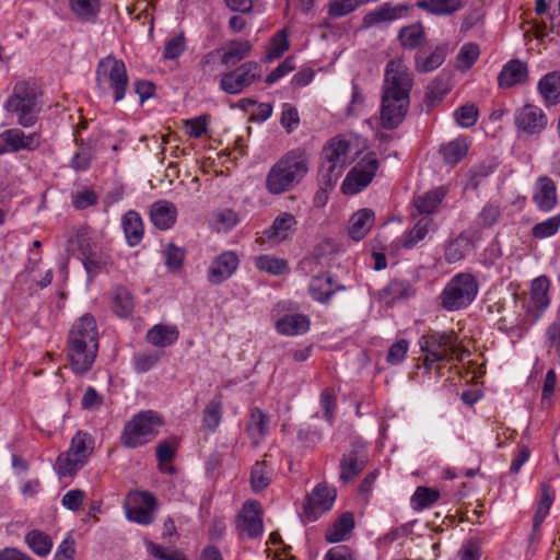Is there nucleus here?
Masks as SVG:
<instances>
[{"label":"nucleus","mask_w":560,"mask_h":560,"mask_svg":"<svg viewBox=\"0 0 560 560\" xmlns=\"http://www.w3.org/2000/svg\"><path fill=\"white\" fill-rule=\"evenodd\" d=\"M412 73L400 59L389 60L385 69L381 102V125L392 130L397 128L408 112Z\"/></svg>","instance_id":"1"},{"label":"nucleus","mask_w":560,"mask_h":560,"mask_svg":"<svg viewBox=\"0 0 560 560\" xmlns=\"http://www.w3.org/2000/svg\"><path fill=\"white\" fill-rule=\"evenodd\" d=\"M98 351V331L95 318L81 316L72 326L68 338V359L72 371L82 375L91 370Z\"/></svg>","instance_id":"2"},{"label":"nucleus","mask_w":560,"mask_h":560,"mask_svg":"<svg viewBox=\"0 0 560 560\" xmlns=\"http://www.w3.org/2000/svg\"><path fill=\"white\" fill-rule=\"evenodd\" d=\"M308 153L304 148L288 151L269 171L266 187L270 194L280 195L300 184L308 172Z\"/></svg>","instance_id":"3"},{"label":"nucleus","mask_w":560,"mask_h":560,"mask_svg":"<svg viewBox=\"0 0 560 560\" xmlns=\"http://www.w3.org/2000/svg\"><path fill=\"white\" fill-rule=\"evenodd\" d=\"M40 89L33 82L21 81L13 88L12 95L4 103V109L16 117V122L28 128L38 120L40 112Z\"/></svg>","instance_id":"4"},{"label":"nucleus","mask_w":560,"mask_h":560,"mask_svg":"<svg viewBox=\"0 0 560 560\" xmlns=\"http://www.w3.org/2000/svg\"><path fill=\"white\" fill-rule=\"evenodd\" d=\"M95 81L101 95H112L116 103L122 101L129 85L125 62L113 55L102 58L95 70Z\"/></svg>","instance_id":"5"},{"label":"nucleus","mask_w":560,"mask_h":560,"mask_svg":"<svg viewBox=\"0 0 560 560\" xmlns=\"http://www.w3.org/2000/svg\"><path fill=\"white\" fill-rule=\"evenodd\" d=\"M350 143L332 138L322 150L318 180L325 188H332L349 164Z\"/></svg>","instance_id":"6"},{"label":"nucleus","mask_w":560,"mask_h":560,"mask_svg":"<svg viewBox=\"0 0 560 560\" xmlns=\"http://www.w3.org/2000/svg\"><path fill=\"white\" fill-rule=\"evenodd\" d=\"M163 424L162 417L152 410L141 411L125 423L120 435L121 444L128 448L142 446L153 440Z\"/></svg>","instance_id":"7"},{"label":"nucleus","mask_w":560,"mask_h":560,"mask_svg":"<svg viewBox=\"0 0 560 560\" xmlns=\"http://www.w3.org/2000/svg\"><path fill=\"white\" fill-rule=\"evenodd\" d=\"M478 282L471 273L460 272L454 276L443 289L440 300L446 311L467 307L476 299Z\"/></svg>","instance_id":"8"},{"label":"nucleus","mask_w":560,"mask_h":560,"mask_svg":"<svg viewBox=\"0 0 560 560\" xmlns=\"http://www.w3.org/2000/svg\"><path fill=\"white\" fill-rule=\"evenodd\" d=\"M94 450V439L86 432L78 431L66 453L58 456L56 470L61 477H71L86 463Z\"/></svg>","instance_id":"9"},{"label":"nucleus","mask_w":560,"mask_h":560,"mask_svg":"<svg viewBox=\"0 0 560 560\" xmlns=\"http://www.w3.org/2000/svg\"><path fill=\"white\" fill-rule=\"evenodd\" d=\"M457 335L454 331L439 332L432 331L422 336L420 347L427 353L424 365L430 369L433 363L440 361H451L457 355Z\"/></svg>","instance_id":"10"},{"label":"nucleus","mask_w":560,"mask_h":560,"mask_svg":"<svg viewBox=\"0 0 560 560\" xmlns=\"http://www.w3.org/2000/svg\"><path fill=\"white\" fill-rule=\"evenodd\" d=\"M378 168V161L374 153L365 154L349 172L342 183L341 190L345 195H354L368 187Z\"/></svg>","instance_id":"11"},{"label":"nucleus","mask_w":560,"mask_h":560,"mask_svg":"<svg viewBox=\"0 0 560 560\" xmlns=\"http://www.w3.org/2000/svg\"><path fill=\"white\" fill-rule=\"evenodd\" d=\"M260 78V66L256 61H247L236 69L225 72L220 80V89L228 94H238Z\"/></svg>","instance_id":"12"},{"label":"nucleus","mask_w":560,"mask_h":560,"mask_svg":"<svg viewBox=\"0 0 560 560\" xmlns=\"http://www.w3.org/2000/svg\"><path fill=\"white\" fill-rule=\"evenodd\" d=\"M236 528L241 536L257 538L262 534V512L259 502H245L236 517Z\"/></svg>","instance_id":"13"},{"label":"nucleus","mask_w":560,"mask_h":560,"mask_svg":"<svg viewBox=\"0 0 560 560\" xmlns=\"http://www.w3.org/2000/svg\"><path fill=\"white\" fill-rule=\"evenodd\" d=\"M39 145L40 135L37 132L26 135L19 128H11L0 133V154L21 150L33 151Z\"/></svg>","instance_id":"14"},{"label":"nucleus","mask_w":560,"mask_h":560,"mask_svg":"<svg viewBox=\"0 0 560 560\" xmlns=\"http://www.w3.org/2000/svg\"><path fill=\"white\" fill-rule=\"evenodd\" d=\"M336 491L326 485H317L307 495L304 504V516L308 522L316 521L323 513L329 511L335 502Z\"/></svg>","instance_id":"15"},{"label":"nucleus","mask_w":560,"mask_h":560,"mask_svg":"<svg viewBox=\"0 0 560 560\" xmlns=\"http://www.w3.org/2000/svg\"><path fill=\"white\" fill-rule=\"evenodd\" d=\"M547 116L541 108L525 104L515 113V125L517 130L526 135H538L547 126Z\"/></svg>","instance_id":"16"},{"label":"nucleus","mask_w":560,"mask_h":560,"mask_svg":"<svg viewBox=\"0 0 560 560\" xmlns=\"http://www.w3.org/2000/svg\"><path fill=\"white\" fill-rule=\"evenodd\" d=\"M133 505L128 508L127 517L141 525H149L153 522V510L156 506V500L149 492H136L131 495Z\"/></svg>","instance_id":"17"},{"label":"nucleus","mask_w":560,"mask_h":560,"mask_svg":"<svg viewBox=\"0 0 560 560\" xmlns=\"http://www.w3.org/2000/svg\"><path fill=\"white\" fill-rule=\"evenodd\" d=\"M240 264L238 257L233 252H223L213 259L208 270V280L212 284H221L228 280Z\"/></svg>","instance_id":"18"},{"label":"nucleus","mask_w":560,"mask_h":560,"mask_svg":"<svg viewBox=\"0 0 560 560\" xmlns=\"http://www.w3.org/2000/svg\"><path fill=\"white\" fill-rule=\"evenodd\" d=\"M533 201L541 211H551L558 203L557 187L547 175L540 176L535 183Z\"/></svg>","instance_id":"19"},{"label":"nucleus","mask_w":560,"mask_h":560,"mask_svg":"<svg viewBox=\"0 0 560 560\" xmlns=\"http://www.w3.org/2000/svg\"><path fill=\"white\" fill-rule=\"evenodd\" d=\"M341 290H345V287L336 283L328 272L313 277L308 287L313 300L323 304L327 303L336 292Z\"/></svg>","instance_id":"20"},{"label":"nucleus","mask_w":560,"mask_h":560,"mask_svg":"<svg viewBox=\"0 0 560 560\" xmlns=\"http://www.w3.org/2000/svg\"><path fill=\"white\" fill-rule=\"evenodd\" d=\"M550 288V281L546 276H540L532 282L530 299L528 304V311L533 308L537 311L534 315V320L538 319L542 312L548 307L550 300L548 291Z\"/></svg>","instance_id":"21"},{"label":"nucleus","mask_w":560,"mask_h":560,"mask_svg":"<svg viewBox=\"0 0 560 560\" xmlns=\"http://www.w3.org/2000/svg\"><path fill=\"white\" fill-rule=\"evenodd\" d=\"M151 222L159 230L171 229L177 218L176 207L166 200L155 201L150 209Z\"/></svg>","instance_id":"22"},{"label":"nucleus","mask_w":560,"mask_h":560,"mask_svg":"<svg viewBox=\"0 0 560 560\" xmlns=\"http://www.w3.org/2000/svg\"><path fill=\"white\" fill-rule=\"evenodd\" d=\"M408 11V7L399 4V5H390L389 3H384L377 9L366 13L363 18V26L371 27L378 23L390 22L397 19H400Z\"/></svg>","instance_id":"23"},{"label":"nucleus","mask_w":560,"mask_h":560,"mask_svg":"<svg viewBox=\"0 0 560 560\" xmlns=\"http://www.w3.org/2000/svg\"><path fill=\"white\" fill-rule=\"evenodd\" d=\"M527 75V66L518 59H514L503 67L499 73L498 83L500 88H511L526 82Z\"/></svg>","instance_id":"24"},{"label":"nucleus","mask_w":560,"mask_h":560,"mask_svg":"<svg viewBox=\"0 0 560 560\" xmlns=\"http://www.w3.org/2000/svg\"><path fill=\"white\" fill-rule=\"evenodd\" d=\"M354 528L352 512H343L325 532V539L330 542L346 540Z\"/></svg>","instance_id":"25"},{"label":"nucleus","mask_w":560,"mask_h":560,"mask_svg":"<svg viewBox=\"0 0 560 560\" xmlns=\"http://www.w3.org/2000/svg\"><path fill=\"white\" fill-rule=\"evenodd\" d=\"M375 221L371 209H361L353 213L349 221V235L354 241H361L370 231Z\"/></svg>","instance_id":"26"},{"label":"nucleus","mask_w":560,"mask_h":560,"mask_svg":"<svg viewBox=\"0 0 560 560\" xmlns=\"http://www.w3.org/2000/svg\"><path fill=\"white\" fill-rule=\"evenodd\" d=\"M415 294L411 283L406 280L394 279L380 291V299L387 305L398 300L409 299Z\"/></svg>","instance_id":"27"},{"label":"nucleus","mask_w":560,"mask_h":560,"mask_svg":"<svg viewBox=\"0 0 560 560\" xmlns=\"http://www.w3.org/2000/svg\"><path fill=\"white\" fill-rule=\"evenodd\" d=\"M468 0H418L417 7L433 15H452L462 10Z\"/></svg>","instance_id":"28"},{"label":"nucleus","mask_w":560,"mask_h":560,"mask_svg":"<svg viewBox=\"0 0 560 560\" xmlns=\"http://www.w3.org/2000/svg\"><path fill=\"white\" fill-rule=\"evenodd\" d=\"M447 54V46L440 45L430 54L425 55L423 51H418L415 57V67L419 72H430L439 68L445 60Z\"/></svg>","instance_id":"29"},{"label":"nucleus","mask_w":560,"mask_h":560,"mask_svg":"<svg viewBox=\"0 0 560 560\" xmlns=\"http://www.w3.org/2000/svg\"><path fill=\"white\" fill-rule=\"evenodd\" d=\"M365 467V459L355 450L345 454L340 460V479L348 482L357 477Z\"/></svg>","instance_id":"30"},{"label":"nucleus","mask_w":560,"mask_h":560,"mask_svg":"<svg viewBox=\"0 0 560 560\" xmlns=\"http://www.w3.org/2000/svg\"><path fill=\"white\" fill-rule=\"evenodd\" d=\"M252 44L246 39L230 40L223 49L221 62L225 66H234L252 51Z\"/></svg>","instance_id":"31"},{"label":"nucleus","mask_w":560,"mask_h":560,"mask_svg":"<svg viewBox=\"0 0 560 560\" xmlns=\"http://www.w3.org/2000/svg\"><path fill=\"white\" fill-rule=\"evenodd\" d=\"M121 224L127 243L130 246L138 245L143 237V224L140 214L133 210L126 212Z\"/></svg>","instance_id":"32"},{"label":"nucleus","mask_w":560,"mask_h":560,"mask_svg":"<svg viewBox=\"0 0 560 560\" xmlns=\"http://www.w3.org/2000/svg\"><path fill=\"white\" fill-rule=\"evenodd\" d=\"M310 319L302 314L285 315L277 322V329L287 336L301 335L308 330Z\"/></svg>","instance_id":"33"},{"label":"nucleus","mask_w":560,"mask_h":560,"mask_svg":"<svg viewBox=\"0 0 560 560\" xmlns=\"http://www.w3.org/2000/svg\"><path fill=\"white\" fill-rule=\"evenodd\" d=\"M178 330L175 326L155 325L149 329L147 340L155 347H167L178 339Z\"/></svg>","instance_id":"34"},{"label":"nucleus","mask_w":560,"mask_h":560,"mask_svg":"<svg viewBox=\"0 0 560 560\" xmlns=\"http://www.w3.org/2000/svg\"><path fill=\"white\" fill-rule=\"evenodd\" d=\"M269 429V418L259 408L255 407L252 409L250 418L247 423L246 430L254 444H258L259 441L267 434Z\"/></svg>","instance_id":"35"},{"label":"nucleus","mask_w":560,"mask_h":560,"mask_svg":"<svg viewBox=\"0 0 560 560\" xmlns=\"http://www.w3.org/2000/svg\"><path fill=\"white\" fill-rule=\"evenodd\" d=\"M295 224L294 215L283 213L277 217L272 225L265 231V235L269 241L281 242L288 236V231Z\"/></svg>","instance_id":"36"},{"label":"nucleus","mask_w":560,"mask_h":560,"mask_svg":"<svg viewBox=\"0 0 560 560\" xmlns=\"http://www.w3.org/2000/svg\"><path fill=\"white\" fill-rule=\"evenodd\" d=\"M444 197L445 191L443 190V188H438L434 190H430L424 195L417 196L413 199V205L420 214H431L435 211V209L441 203Z\"/></svg>","instance_id":"37"},{"label":"nucleus","mask_w":560,"mask_h":560,"mask_svg":"<svg viewBox=\"0 0 560 560\" xmlns=\"http://www.w3.org/2000/svg\"><path fill=\"white\" fill-rule=\"evenodd\" d=\"M135 307L133 296L129 290L118 287L113 296V311L119 317H128Z\"/></svg>","instance_id":"38"},{"label":"nucleus","mask_w":560,"mask_h":560,"mask_svg":"<svg viewBox=\"0 0 560 560\" xmlns=\"http://www.w3.org/2000/svg\"><path fill=\"white\" fill-rule=\"evenodd\" d=\"M538 89L540 94L549 102L560 101V72L547 73L539 81Z\"/></svg>","instance_id":"39"},{"label":"nucleus","mask_w":560,"mask_h":560,"mask_svg":"<svg viewBox=\"0 0 560 560\" xmlns=\"http://www.w3.org/2000/svg\"><path fill=\"white\" fill-rule=\"evenodd\" d=\"M70 8L75 16L84 22H92L100 12L98 0H69Z\"/></svg>","instance_id":"40"},{"label":"nucleus","mask_w":560,"mask_h":560,"mask_svg":"<svg viewBox=\"0 0 560 560\" xmlns=\"http://www.w3.org/2000/svg\"><path fill=\"white\" fill-rule=\"evenodd\" d=\"M25 541L37 556L46 557L52 547L50 537L44 532L34 529L26 534Z\"/></svg>","instance_id":"41"},{"label":"nucleus","mask_w":560,"mask_h":560,"mask_svg":"<svg viewBox=\"0 0 560 560\" xmlns=\"http://www.w3.org/2000/svg\"><path fill=\"white\" fill-rule=\"evenodd\" d=\"M444 161L448 164H456L463 160L468 151L465 139L458 138L441 147Z\"/></svg>","instance_id":"42"},{"label":"nucleus","mask_w":560,"mask_h":560,"mask_svg":"<svg viewBox=\"0 0 560 560\" xmlns=\"http://www.w3.org/2000/svg\"><path fill=\"white\" fill-rule=\"evenodd\" d=\"M480 56V48L476 43L464 44L456 56V68L465 72L469 70Z\"/></svg>","instance_id":"43"},{"label":"nucleus","mask_w":560,"mask_h":560,"mask_svg":"<svg viewBox=\"0 0 560 560\" xmlns=\"http://www.w3.org/2000/svg\"><path fill=\"white\" fill-rule=\"evenodd\" d=\"M223 406L220 399L209 401L203 410L202 425L210 432H214L222 420Z\"/></svg>","instance_id":"44"},{"label":"nucleus","mask_w":560,"mask_h":560,"mask_svg":"<svg viewBox=\"0 0 560 560\" xmlns=\"http://www.w3.org/2000/svg\"><path fill=\"white\" fill-rule=\"evenodd\" d=\"M432 225V219L424 217L420 219L416 225L406 233L402 246L405 248H413L419 242H421L429 233Z\"/></svg>","instance_id":"45"},{"label":"nucleus","mask_w":560,"mask_h":560,"mask_svg":"<svg viewBox=\"0 0 560 560\" xmlns=\"http://www.w3.org/2000/svg\"><path fill=\"white\" fill-rule=\"evenodd\" d=\"M271 481V472L265 460L256 462L250 471V486L254 492L266 489Z\"/></svg>","instance_id":"46"},{"label":"nucleus","mask_w":560,"mask_h":560,"mask_svg":"<svg viewBox=\"0 0 560 560\" xmlns=\"http://www.w3.org/2000/svg\"><path fill=\"white\" fill-rule=\"evenodd\" d=\"M255 264L259 270L275 276H280L289 271L287 260L270 255H261L257 257Z\"/></svg>","instance_id":"47"},{"label":"nucleus","mask_w":560,"mask_h":560,"mask_svg":"<svg viewBox=\"0 0 560 560\" xmlns=\"http://www.w3.org/2000/svg\"><path fill=\"white\" fill-rule=\"evenodd\" d=\"M78 150L71 159V167L77 172L86 171L93 160V153L90 145L85 144L82 139L75 138Z\"/></svg>","instance_id":"48"},{"label":"nucleus","mask_w":560,"mask_h":560,"mask_svg":"<svg viewBox=\"0 0 560 560\" xmlns=\"http://www.w3.org/2000/svg\"><path fill=\"white\" fill-rule=\"evenodd\" d=\"M398 38L405 48L418 47L424 38V31L421 24L405 26L399 31Z\"/></svg>","instance_id":"49"},{"label":"nucleus","mask_w":560,"mask_h":560,"mask_svg":"<svg viewBox=\"0 0 560 560\" xmlns=\"http://www.w3.org/2000/svg\"><path fill=\"white\" fill-rule=\"evenodd\" d=\"M469 242L466 237L459 236L446 246L444 257L448 264L462 260L468 250Z\"/></svg>","instance_id":"50"},{"label":"nucleus","mask_w":560,"mask_h":560,"mask_svg":"<svg viewBox=\"0 0 560 560\" xmlns=\"http://www.w3.org/2000/svg\"><path fill=\"white\" fill-rule=\"evenodd\" d=\"M439 498L440 493L438 490L428 487H418L411 498V502L416 510H423L436 502Z\"/></svg>","instance_id":"51"},{"label":"nucleus","mask_w":560,"mask_h":560,"mask_svg":"<svg viewBox=\"0 0 560 560\" xmlns=\"http://www.w3.org/2000/svg\"><path fill=\"white\" fill-rule=\"evenodd\" d=\"M450 90V79L447 75H439L431 81L427 88V98L430 102H439Z\"/></svg>","instance_id":"52"},{"label":"nucleus","mask_w":560,"mask_h":560,"mask_svg":"<svg viewBox=\"0 0 560 560\" xmlns=\"http://www.w3.org/2000/svg\"><path fill=\"white\" fill-rule=\"evenodd\" d=\"M560 228V213L548 218L547 220L535 224L532 229V235L535 238H545L555 235Z\"/></svg>","instance_id":"53"},{"label":"nucleus","mask_w":560,"mask_h":560,"mask_svg":"<svg viewBox=\"0 0 560 560\" xmlns=\"http://www.w3.org/2000/svg\"><path fill=\"white\" fill-rule=\"evenodd\" d=\"M186 50V38L184 33H179L171 39H167L163 49L165 59H177Z\"/></svg>","instance_id":"54"},{"label":"nucleus","mask_w":560,"mask_h":560,"mask_svg":"<svg viewBox=\"0 0 560 560\" xmlns=\"http://www.w3.org/2000/svg\"><path fill=\"white\" fill-rule=\"evenodd\" d=\"M457 124L464 128H469L477 122L478 108L474 104H465L454 113Z\"/></svg>","instance_id":"55"},{"label":"nucleus","mask_w":560,"mask_h":560,"mask_svg":"<svg viewBox=\"0 0 560 560\" xmlns=\"http://www.w3.org/2000/svg\"><path fill=\"white\" fill-rule=\"evenodd\" d=\"M288 49L289 42L287 39L285 30H281L273 36L271 48L266 55V60L271 61L273 59L280 58Z\"/></svg>","instance_id":"56"},{"label":"nucleus","mask_w":560,"mask_h":560,"mask_svg":"<svg viewBox=\"0 0 560 560\" xmlns=\"http://www.w3.org/2000/svg\"><path fill=\"white\" fill-rule=\"evenodd\" d=\"M359 5L358 0H332L329 3L328 14L334 19L341 18L353 12Z\"/></svg>","instance_id":"57"},{"label":"nucleus","mask_w":560,"mask_h":560,"mask_svg":"<svg viewBox=\"0 0 560 560\" xmlns=\"http://www.w3.org/2000/svg\"><path fill=\"white\" fill-rule=\"evenodd\" d=\"M165 264L171 270H179L185 259V250L174 244H168L165 248Z\"/></svg>","instance_id":"58"},{"label":"nucleus","mask_w":560,"mask_h":560,"mask_svg":"<svg viewBox=\"0 0 560 560\" xmlns=\"http://www.w3.org/2000/svg\"><path fill=\"white\" fill-rule=\"evenodd\" d=\"M72 205L77 210H84L89 207L95 206L98 202L97 194L92 189H85L72 194Z\"/></svg>","instance_id":"59"},{"label":"nucleus","mask_w":560,"mask_h":560,"mask_svg":"<svg viewBox=\"0 0 560 560\" xmlns=\"http://www.w3.org/2000/svg\"><path fill=\"white\" fill-rule=\"evenodd\" d=\"M280 122L287 132H292L300 122L298 109L294 106L284 103L282 106Z\"/></svg>","instance_id":"60"},{"label":"nucleus","mask_w":560,"mask_h":560,"mask_svg":"<svg viewBox=\"0 0 560 560\" xmlns=\"http://www.w3.org/2000/svg\"><path fill=\"white\" fill-rule=\"evenodd\" d=\"M81 249L83 255L82 261L86 272L91 276L96 275L104 265L102 257L97 253L92 252L91 249L86 252V248H84L83 246L81 247Z\"/></svg>","instance_id":"61"},{"label":"nucleus","mask_w":560,"mask_h":560,"mask_svg":"<svg viewBox=\"0 0 560 560\" xmlns=\"http://www.w3.org/2000/svg\"><path fill=\"white\" fill-rule=\"evenodd\" d=\"M546 346L549 350H555L560 358V317L559 320L551 323L547 327Z\"/></svg>","instance_id":"62"},{"label":"nucleus","mask_w":560,"mask_h":560,"mask_svg":"<svg viewBox=\"0 0 560 560\" xmlns=\"http://www.w3.org/2000/svg\"><path fill=\"white\" fill-rule=\"evenodd\" d=\"M407 351L408 341L406 339H399L389 347L386 360L390 364H398L405 359Z\"/></svg>","instance_id":"63"},{"label":"nucleus","mask_w":560,"mask_h":560,"mask_svg":"<svg viewBox=\"0 0 560 560\" xmlns=\"http://www.w3.org/2000/svg\"><path fill=\"white\" fill-rule=\"evenodd\" d=\"M159 360L160 355L156 353H138L133 357L135 370L138 373H144L152 369Z\"/></svg>","instance_id":"64"}]
</instances>
